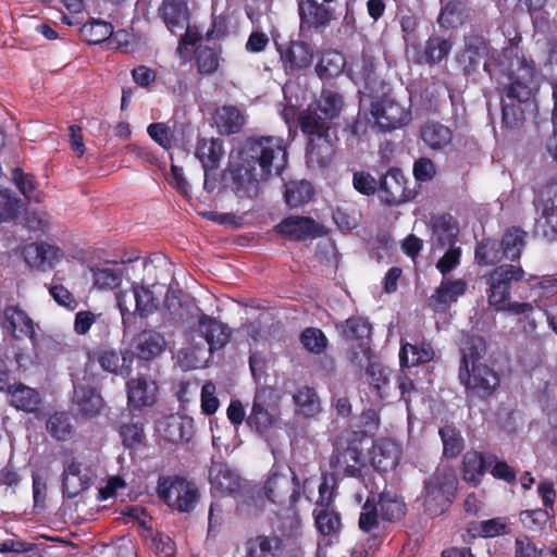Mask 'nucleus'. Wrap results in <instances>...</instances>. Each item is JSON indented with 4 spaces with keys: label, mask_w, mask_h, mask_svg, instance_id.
<instances>
[{
    "label": "nucleus",
    "mask_w": 557,
    "mask_h": 557,
    "mask_svg": "<svg viewBox=\"0 0 557 557\" xmlns=\"http://www.w3.org/2000/svg\"><path fill=\"white\" fill-rule=\"evenodd\" d=\"M512 50H504L503 55L498 59L485 61L483 64L484 72L491 79H498V74L508 77L509 84L503 88V94L507 99L517 100L519 103L529 101L534 91L537 89L539 72L536 64L532 58L516 54L517 67L513 63L506 65L503 59H509L508 54H512Z\"/></svg>",
    "instance_id": "nucleus-3"
},
{
    "label": "nucleus",
    "mask_w": 557,
    "mask_h": 557,
    "mask_svg": "<svg viewBox=\"0 0 557 557\" xmlns=\"http://www.w3.org/2000/svg\"><path fill=\"white\" fill-rule=\"evenodd\" d=\"M75 404L79 414L84 418H95L100 414L103 407V399L96 388L78 386L74 389Z\"/></svg>",
    "instance_id": "nucleus-39"
},
{
    "label": "nucleus",
    "mask_w": 557,
    "mask_h": 557,
    "mask_svg": "<svg viewBox=\"0 0 557 557\" xmlns=\"http://www.w3.org/2000/svg\"><path fill=\"white\" fill-rule=\"evenodd\" d=\"M467 532L473 539H494L509 534L511 529L505 517H496L487 520L470 522Z\"/></svg>",
    "instance_id": "nucleus-40"
},
{
    "label": "nucleus",
    "mask_w": 557,
    "mask_h": 557,
    "mask_svg": "<svg viewBox=\"0 0 557 557\" xmlns=\"http://www.w3.org/2000/svg\"><path fill=\"white\" fill-rule=\"evenodd\" d=\"M94 285L99 289H114L122 283L120 269L102 268L92 269Z\"/></svg>",
    "instance_id": "nucleus-59"
},
{
    "label": "nucleus",
    "mask_w": 557,
    "mask_h": 557,
    "mask_svg": "<svg viewBox=\"0 0 557 557\" xmlns=\"http://www.w3.org/2000/svg\"><path fill=\"white\" fill-rule=\"evenodd\" d=\"M458 486L459 480L455 470L449 466H438L423 480L422 491L416 503L420 504L425 516L440 517L454 504Z\"/></svg>",
    "instance_id": "nucleus-4"
},
{
    "label": "nucleus",
    "mask_w": 557,
    "mask_h": 557,
    "mask_svg": "<svg viewBox=\"0 0 557 557\" xmlns=\"http://www.w3.org/2000/svg\"><path fill=\"white\" fill-rule=\"evenodd\" d=\"M299 339L304 348L314 355L324 352L329 345L325 334L318 327H306Z\"/></svg>",
    "instance_id": "nucleus-57"
},
{
    "label": "nucleus",
    "mask_w": 557,
    "mask_h": 557,
    "mask_svg": "<svg viewBox=\"0 0 557 557\" xmlns=\"http://www.w3.org/2000/svg\"><path fill=\"white\" fill-rule=\"evenodd\" d=\"M487 352L486 341L483 336L476 334H467L463 336L460 346L459 369H467L471 366L483 363L481 360Z\"/></svg>",
    "instance_id": "nucleus-35"
},
{
    "label": "nucleus",
    "mask_w": 557,
    "mask_h": 557,
    "mask_svg": "<svg viewBox=\"0 0 557 557\" xmlns=\"http://www.w3.org/2000/svg\"><path fill=\"white\" fill-rule=\"evenodd\" d=\"M552 517H554V512L546 508L522 510L519 513L521 523L531 531L543 530Z\"/></svg>",
    "instance_id": "nucleus-58"
},
{
    "label": "nucleus",
    "mask_w": 557,
    "mask_h": 557,
    "mask_svg": "<svg viewBox=\"0 0 557 557\" xmlns=\"http://www.w3.org/2000/svg\"><path fill=\"white\" fill-rule=\"evenodd\" d=\"M298 14L302 30L323 29L334 20V11L317 0H300Z\"/></svg>",
    "instance_id": "nucleus-17"
},
{
    "label": "nucleus",
    "mask_w": 557,
    "mask_h": 557,
    "mask_svg": "<svg viewBox=\"0 0 557 557\" xmlns=\"http://www.w3.org/2000/svg\"><path fill=\"white\" fill-rule=\"evenodd\" d=\"M157 493L169 507L180 512H190L199 500L197 486L181 476L160 478Z\"/></svg>",
    "instance_id": "nucleus-6"
},
{
    "label": "nucleus",
    "mask_w": 557,
    "mask_h": 557,
    "mask_svg": "<svg viewBox=\"0 0 557 557\" xmlns=\"http://www.w3.org/2000/svg\"><path fill=\"white\" fill-rule=\"evenodd\" d=\"M9 403L16 410L26 413H35L41 404V397L37 389L23 383H14L8 387Z\"/></svg>",
    "instance_id": "nucleus-27"
},
{
    "label": "nucleus",
    "mask_w": 557,
    "mask_h": 557,
    "mask_svg": "<svg viewBox=\"0 0 557 557\" xmlns=\"http://www.w3.org/2000/svg\"><path fill=\"white\" fill-rule=\"evenodd\" d=\"M205 171V188L208 189L209 176L216 171L224 156L223 141L219 138H199L195 151Z\"/></svg>",
    "instance_id": "nucleus-20"
},
{
    "label": "nucleus",
    "mask_w": 557,
    "mask_h": 557,
    "mask_svg": "<svg viewBox=\"0 0 557 557\" xmlns=\"http://www.w3.org/2000/svg\"><path fill=\"white\" fill-rule=\"evenodd\" d=\"M94 360L107 372L128 376L132 372V362L134 360V352L124 351L117 352L111 348L99 349L94 352Z\"/></svg>",
    "instance_id": "nucleus-24"
},
{
    "label": "nucleus",
    "mask_w": 557,
    "mask_h": 557,
    "mask_svg": "<svg viewBox=\"0 0 557 557\" xmlns=\"http://www.w3.org/2000/svg\"><path fill=\"white\" fill-rule=\"evenodd\" d=\"M524 274V270L520 265L502 264L485 275L490 306L496 310L504 309L510 299L512 284L523 281Z\"/></svg>",
    "instance_id": "nucleus-7"
},
{
    "label": "nucleus",
    "mask_w": 557,
    "mask_h": 557,
    "mask_svg": "<svg viewBox=\"0 0 557 557\" xmlns=\"http://www.w3.org/2000/svg\"><path fill=\"white\" fill-rule=\"evenodd\" d=\"M288 165V149L277 136H250L230 163L233 188L239 198H256L260 184L281 176Z\"/></svg>",
    "instance_id": "nucleus-1"
},
{
    "label": "nucleus",
    "mask_w": 557,
    "mask_h": 557,
    "mask_svg": "<svg viewBox=\"0 0 557 557\" xmlns=\"http://www.w3.org/2000/svg\"><path fill=\"white\" fill-rule=\"evenodd\" d=\"M128 405L134 409L152 407L157 403L158 385L145 376L131 379L126 383Z\"/></svg>",
    "instance_id": "nucleus-21"
},
{
    "label": "nucleus",
    "mask_w": 557,
    "mask_h": 557,
    "mask_svg": "<svg viewBox=\"0 0 557 557\" xmlns=\"http://www.w3.org/2000/svg\"><path fill=\"white\" fill-rule=\"evenodd\" d=\"M534 206L536 209L545 208L557 211V177H552L546 182L536 195Z\"/></svg>",
    "instance_id": "nucleus-61"
},
{
    "label": "nucleus",
    "mask_w": 557,
    "mask_h": 557,
    "mask_svg": "<svg viewBox=\"0 0 557 557\" xmlns=\"http://www.w3.org/2000/svg\"><path fill=\"white\" fill-rule=\"evenodd\" d=\"M147 133L163 149L169 150L172 147L174 135L168 124L162 122L151 123L147 127Z\"/></svg>",
    "instance_id": "nucleus-64"
},
{
    "label": "nucleus",
    "mask_w": 557,
    "mask_h": 557,
    "mask_svg": "<svg viewBox=\"0 0 557 557\" xmlns=\"http://www.w3.org/2000/svg\"><path fill=\"white\" fill-rule=\"evenodd\" d=\"M541 215L535 220L534 234L548 243L557 242V211L540 208Z\"/></svg>",
    "instance_id": "nucleus-50"
},
{
    "label": "nucleus",
    "mask_w": 557,
    "mask_h": 557,
    "mask_svg": "<svg viewBox=\"0 0 557 557\" xmlns=\"http://www.w3.org/2000/svg\"><path fill=\"white\" fill-rule=\"evenodd\" d=\"M267 498L278 506L294 509L300 498V481L296 472L290 475L272 472L264 484Z\"/></svg>",
    "instance_id": "nucleus-10"
},
{
    "label": "nucleus",
    "mask_w": 557,
    "mask_h": 557,
    "mask_svg": "<svg viewBox=\"0 0 557 557\" xmlns=\"http://www.w3.org/2000/svg\"><path fill=\"white\" fill-rule=\"evenodd\" d=\"M401 456L400 446L392 438H381L373 444L371 462L379 472L394 470Z\"/></svg>",
    "instance_id": "nucleus-22"
},
{
    "label": "nucleus",
    "mask_w": 557,
    "mask_h": 557,
    "mask_svg": "<svg viewBox=\"0 0 557 557\" xmlns=\"http://www.w3.org/2000/svg\"><path fill=\"white\" fill-rule=\"evenodd\" d=\"M280 55L286 71L298 72L312 64L314 53L306 41L293 40L285 49H280Z\"/></svg>",
    "instance_id": "nucleus-23"
},
{
    "label": "nucleus",
    "mask_w": 557,
    "mask_h": 557,
    "mask_svg": "<svg viewBox=\"0 0 557 557\" xmlns=\"http://www.w3.org/2000/svg\"><path fill=\"white\" fill-rule=\"evenodd\" d=\"M380 180L376 181L369 172L357 171L352 175L354 188L363 196H374L379 193Z\"/></svg>",
    "instance_id": "nucleus-62"
},
{
    "label": "nucleus",
    "mask_w": 557,
    "mask_h": 557,
    "mask_svg": "<svg viewBox=\"0 0 557 557\" xmlns=\"http://www.w3.org/2000/svg\"><path fill=\"white\" fill-rule=\"evenodd\" d=\"M197 71L202 75L215 73L220 65V52L209 46H198L195 50Z\"/></svg>",
    "instance_id": "nucleus-51"
},
{
    "label": "nucleus",
    "mask_w": 557,
    "mask_h": 557,
    "mask_svg": "<svg viewBox=\"0 0 557 557\" xmlns=\"http://www.w3.org/2000/svg\"><path fill=\"white\" fill-rule=\"evenodd\" d=\"M275 230L282 236L297 242H304L321 235L320 224L309 216H287L276 225Z\"/></svg>",
    "instance_id": "nucleus-18"
},
{
    "label": "nucleus",
    "mask_w": 557,
    "mask_h": 557,
    "mask_svg": "<svg viewBox=\"0 0 557 557\" xmlns=\"http://www.w3.org/2000/svg\"><path fill=\"white\" fill-rule=\"evenodd\" d=\"M244 123V115L234 106H224L216 112L215 124L222 134H237L242 131Z\"/></svg>",
    "instance_id": "nucleus-45"
},
{
    "label": "nucleus",
    "mask_w": 557,
    "mask_h": 557,
    "mask_svg": "<svg viewBox=\"0 0 557 557\" xmlns=\"http://www.w3.org/2000/svg\"><path fill=\"white\" fill-rule=\"evenodd\" d=\"M293 399L299 412L306 417H313L320 410L319 397L312 387L302 386L298 388Z\"/></svg>",
    "instance_id": "nucleus-53"
},
{
    "label": "nucleus",
    "mask_w": 557,
    "mask_h": 557,
    "mask_svg": "<svg viewBox=\"0 0 557 557\" xmlns=\"http://www.w3.org/2000/svg\"><path fill=\"white\" fill-rule=\"evenodd\" d=\"M132 289L135 299V312L138 315L146 318L158 309V299L148 287L133 285Z\"/></svg>",
    "instance_id": "nucleus-54"
},
{
    "label": "nucleus",
    "mask_w": 557,
    "mask_h": 557,
    "mask_svg": "<svg viewBox=\"0 0 557 557\" xmlns=\"http://www.w3.org/2000/svg\"><path fill=\"white\" fill-rule=\"evenodd\" d=\"M398 22L403 32L404 41L407 46V53H409L410 44L417 42L418 18L410 9H406L399 12Z\"/></svg>",
    "instance_id": "nucleus-60"
},
{
    "label": "nucleus",
    "mask_w": 557,
    "mask_h": 557,
    "mask_svg": "<svg viewBox=\"0 0 557 557\" xmlns=\"http://www.w3.org/2000/svg\"><path fill=\"white\" fill-rule=\"evenodd\" d=\"M160 432L170 443L188 442L193 436V421L180 416H169L160 424Z\"/></svg>",
    "instance_id": "nucleus-37"
},
{
    "label": "nucleus",
    "mask_w": 557,
    "mask_h": 557,
    "mask_svg": "<svg viewBox=\"0 0 557 557\" xmlns=\"http://www.w3.org/2000/svg\"><path fill=\"white\" fill-rule=\"evenodd\" d=\"M468 284L463 278H443L440 286L428 299V306L435 312H445L451 304L466 294Z\"/></svg>",
    "instance_id": "nucleus-19"
},
{
    "label": "nucleus",
    "mask_w": 557,
    "mask_h": 557,
    "mask_svg": "<svg viewBox=\"0 0 557 557\" xmlns=\"http://www.w3.org/2000/svg\"><path fill=\"white\" fill-rule=\"evenodd\" d=\"M314 520L318 531L323 535H335L342 527L339 513L331 508L315 510Z\"/></svg>",
    "instance_id": "nucleus-56"
},
{
    "label": "nucleus",
    "mask_w": 557,
    "mask_h": 557,
    "mask_svg": "<svg viewBox=\"0 0 557 557\" xmlns=\"http://www.w3.org/2000/svg\"><path fill=\"white\" fill-rule=\"evenodd\" d=\"M470 18V8L461 0L446 1L437 16L441 28L453 30L465 25Z\"/></svg>",
    "instance_id": "nucleus-29"
},
{
    "label": "nucleus",
    "mask_w": 557,
    "mask_h": 557,
    "mask_svg": "<svg viewBox=\"0 0 557 557\" xmlns=\"http://www.w3.org/2000/svg\"><path fill=\"white\" fill-rule=\"evenodd\" d=\"M197 332L206 339L211 350L223 348L230 339L227 327L207 314L199 317Z\"/></svg>",
    "instance_id": "nucleus-33"
},
{
    "label": "nucleus",
    "mask_w": 557,
    "mask_h": 557,
    "mask_svg": "<svg viewBox=\"0 0 557 557\" xmlns=\"http://www.w3.org/2000/svg\"><path fill=\"white\" fill-rule=\"evenodd\" d=\"M61 250L47 243H33L23 249L25 262L34 268L46 270L52 268L59 260Z\"/></svg>",
    "instance_id": "nucleus-26"
},
{
    "label": "nucleus",
    "mask_w": 557,
    "mask_h": 557,
    "mask_svg": "<svg viewBox=\"0 0 557 557\" xmlns=\"http://www.w3.org/2000/svg\"><path fill=\"white\" fill-rule=\"evenodd\" d=\"M359 529L364 533H371L379 528L377 507L370 498L366 500L358 520Z\"/></svg>",
    "instance_id": "nucleus-63"
},
{
    "label": "nucleus",
    "mask_w": 557,
    "mask_h": 557,
    "mask_svg": "<svg viewBox=\"0 0 557 557\" xmlns=\"http://www.w3.org/2000/svg\"><path fill=\"white\" fill-rule=\"evenodd\" d=\"M46 430L57 442L70 441L75 432L71 417L65 411H57L50 414L46 422Z\"/></svg>",
    "instance_id": "nucleus-44"
},
{
    "label": "nucleus",
    "mask_w": 557,
    "mask_h": 557,
    "mask_svg": "<svg viewBox=\"0 0 557 557\" xmlns=\"http://www.w3.org/2000/svg\"><path fill=\"white\" fill-rule=\"evenodd\" d=\"M423 143L432 150H443L451 144L453 131L436 121H428L420 128Z\"/></svg>",
    "instance_id": "nucleus-38"
},
{
    "label": "nucleus",
    "mask_w": 557,
    "mask_h": 557,
    "mask_svg": "<svg viewBox=\"0 0 557 557\" xmlns=\"http://www.w3.org/2000/svg\"><path fill=\"white\" fill-rule=\"evenodd\" d=\"M209 481L211 487L221 494H233L240 488V478L224 462H212Z\"/></svg>",
    "instance_id": "nucleus-30"
},
{
    "label": "nucleus",
    "mask_w": 557,
    "mask_h": 557,
    "mask_svg": "<svg viewBox=\"0 0 557 557\" xmlns=\"http://www.w3.org/2000/svg\"><path fill=\"white\" fill-rule=\"evenodd\" d=\"M458 379L469 397L485 400L500 386L499 373L492 367L480 363L458 370Z\"/></svg>",
    "instance_id": "nucleus-8"
},
{
    "label": "nucleus",
    "mask_w": 557,
    "mask_h": 557,
    "mask_svg": "<svg viewBox=\"0 0 557 557\" xmlns=\"http://www.w3.org/2000/svg\"><path fill=\"white\" fill-rule=\"evenodd\" d=\"M491 466L488 455L475 450L467 451L462 457L461 475L462 479L472 486L481 484L486 469Z\"/></svg>",
    "instance_id": "nucleus-32"
},
{
    "label": "nucleus",
    "mask_w": 557,
    "mask_h": 557,
    "mask_svg": "<svg viewBox=\"0 0 557 557\" xmlns=\"http://www.w3.org/2000/svg\"><path fill=\"white\" fill-rule=\"evenodd\" d=\"M362 434L345 430L335 441L331 467L345 476L359 478L364 467L361 449Z\"/></svg>",
    "instance_id": "nucleus-5"
},
{
    "label": "nucleus",
    "mask_w": 557,
    "mask_h": 557,
    "mask_svg": "<svg viewBox=\"0 0 557 557\" xmlns=\"http://www.w3.org/2000/svg\"><path fill=\"white\" fill-rule=\"evenodd\" d=\"M119 435L124 447L128 449H139L146 443L144 423L139 420L122 423L119 428Z\"/></svg>",
    "instance_id": "nucleus-49"
},
{
    "label": "nucleus",
    "mask_w": 557,
    "mask_h": 557,
    "mask_svg": "<svg viewBox=\"0 0 557 557\" xmlns=\"http://www.w3.org/2000/svg\"><path fill=\"white\" fill-rule=\"evenodd\" d=\"M163 21L172 34L183 30L189 23V10L185 0H164L160 9Z\"/></svg>",
    "instance_id": "nucleus-34"
},
{
    "label": "nucleus",
    "mask_w": 557,
    "mask_h": 557,
    "mask_svg": "<svg viewBox=\"0 0 557 557\" xmlns=\"http://www.w3.org/2000/svg\"><path fill=\"white\" fill-rule=\"evenodd\" d=\"M0 325L5 334L15 341L24 337L34 339L36 336L34 321L17 305L4 307L0 313Z\"/></svg>",
    "instance_id": "nucleus-15"
},
{
    "label": "nucleus",
    "mask_w": 557,
    "mask_h": 557,
    "mask_svg": "<svg viewBox=\"0 0 557 557\" xmlns=\"http://www.w3.org/2000/svg\"><path fill=\"white\" fill-rule=\"evenodd\" d=\"M344 98L337 91L323 89L314 108L300 112L298 124L307 137L306 158L310 164L327 166L335 152L331 135L332 121L339 116Z\"/></svg>",
    "instance_id": "nucleus-2"
},
{
    "label": "nucleus",
    "mask_w": 557,
    "mask_h": 557,
    "mask_svg": "<svg viewBox=\"0 0 557 557\" xmlns=\"http://www.w3.org/2000/svg\"><path fill=\"white\" fill-rule=\"evenodd\" d=\"M380 199L387 206H399L416 197V191L407 186V178L398 168H391L380 178Z\"/></svg>",
    "instance_id": "nucleus-12"
},
{
    "label": "nucleus",
    "mask_w": 557,
    "mask_h": 557,
    "mask_svg": "<svg viewBox=\"0 0 557 557\" xmlns=\"http://www.w3.org/2000/svg\"><path fill=\"white\" fill-rule=\"evenodd\" d=\"M372 114L383 131L400 128L411 121L410 109L387 96L373 104Z\"/></svg>",
    "instance_id": "nucleus-14"
},
{
    "label": "nucleus",
    "mask_w": 557,
    "mask_h": 557,
    "mask_svg": "<svg viewBox=\"0 0 557 557\" xmlns=\"http://www.w3.org/2000/svg\"><path fill=\"white\" fill-rule=\"evenodd\" d=\"M336 329L341 332V335L349 341H364L369 339L371 335V324L368 320L361 317H351L346 321L336 324Z\"/></svg>",
    "instance_id": "nucleus-47"
},
{
    "label": "nucleus",
    "mask_w": 557,
    "mask_h": 557,
    "mask_svg": "<svg viewBox=\"0 0 557 557\" xmlns=\"http://www.w3.org/2000/svg\"><path fill=\"white\" fill-rule=\"evenodd\" d=\"M381 518L388 522L400 520L407 511V507L401 497L389 493H382L377 502Z\"/></svg>",
    "instance_id": "nucleus-48"
},
{
    "label": "nucleus",
    "mask_w": 557,
    "mask_h": 557,
    "mask_svg": "<svg viewBox=\"0 0 557 557\" xmlns=\"http://www.w3.org/2000/svg\"><path fill=\"white\" fill-rule=\"evenodd\" d=\"M314 194L311 183L290 181L285 184L284 199L289 208H298L309 202Z\"/></svg>",
    "instance_id": "nucleus-46"
},
{
    "label": "nucleus",
    "mask_w": 557,
    "mask_h": 557,
    "mask_svg": "<svg viewBox=\"0 0 557 557\" xmlns=\"http://www.w3.org/2000/svg\"><path fill=\"white\" fill-rule=\"evenodd\" d=\"M432 225V242L434 248H445L446 246H455L459 227L454 218L449 214H441L434 216L431 222Z\"/></svg>",
    "instance_id": "nucleus-28"
},
{
    "label": "nucleus",
    "mask_w": 557,
    "mask_h": 557,
    "mask_svg": "<svg viewBox=\"0 0 557 557\" xmlns=\"http://www.w3.org/2000/svg\"><path fill=\"white\" fill-rule=\"evenodd\" d=\"M164 336L154 330H144L135 338L136 356L141 360H152L165 349Z\"/></svg>",
    "instance_id": "nucleus-31"
},
{
    "label": "nucleus",
    "mask_w": 557,
    "mask_h": 557,
    "mask_svg": "<svg viewBox=\"0 0 557 557\" xmlns=\"http://www.w3.org/2000/svg\"><path fill=\"white\" fill-rule=\"evenodd\" d=\"M278 397L271 387H260L256 391L252 406L246 421L257 433L264 434L276 422L280 411Z\"/></svg>",
    "instance_id": "nucleus-9"
},
{
    "label": "nucleus",
    "mask_w": 557,
    "mask_h": 557,
    "mask_svg": "<svg viewBox=\"0 0 557 557\" xmlns=\"http://www.w3.org/2000/svg\"><path fill=\"white\" fill-rule=\"evenodd\" d=\"M440 436L443 443V455L447 459L456 458L465 447V441L460 432L451 425L440 429Z\"/></svg>",
    "instance_id": "nucleus-52"
},
{
    "label": "nucleus",
    "mask_w": 557,
    "mask_h": 557,
    "mask_svg": "<svg viewBox=\"0 0 557 557\" xmlns=\"http://www.w3.org/2000/svg\"><path fill=\"white\" fill-rule=\"evenodd\" d=\"M527 232L520 226H510L505 230L500 244L506 260L515 262L521 258L522 250L527 244Z\"/></svg>",
    "instance_id": "nucleus-41"
},
{
    "label": "nucleus",
    "mask_w": 557,
    "mask_h": 557,
    "mask_svg": "<svg viewBox=\"0 0 557 557\" xmlns=\"http://www.w3.org/2000/svg\"><path fill=\"white\" fill-rule=\"evenodd\" d=\"M346 64L343 53L329 49L322 52L317 65L315 73L321 79H330L338 76Z\"/></svg>",
    "instance_id": "nucleus-43"
},
{
    "label": "nucleus",
    "mask_w": 557,
    "mask_h": 557,
    "mask_svg": "<svg viewBox=\"0 0 557 557\" xmlns=\"http://www.w3.org/2000/svg\"><path fill=\"white\" fill-rule=\"evenodd\" d=\"M453 49V41L441 35L430 36L423 46L419 42L410 44L411 60L418 65L433 66L446 60Z\"/></svg>",
    "instance_id": "nucleus-13"
},
{
    "label": "nucleus",
    "mask_w": 557,
    "mask_h": 557,
    "mask_svg": "<svg viewBox=\"0 0 557 557\" xmlns=\"http://www.w3.org/2000/svg\"><path fill=\"white\" fill-rule=\"evenodd\" d=\"M488 52V40L481 34L470 33L465 36L463 49L456 57V61L466 75H471L478 71L482 59Z\"/></svg>",
    "instance_id": "nucleus-16"
},
{
    "label": "nucleus",
    "mask_w": 557,
    "mask_h": 557,
    "mask_svg": "<svg viewBox=\"0 0 557 557\" xmlns=\"http://www.w3.org/2000/svg\"><path fill=\"white\" fill-rule=\"evenodd\" d=\"M285 545L277 535L259 534L244 543L245 557H281Z\"/></svg>",
    "instance_id": "nucleus-25"
},
{
    "label": "nucleus",
    "mask_w": 557,
    "mask_h": 557,
    "mask_svg": "<svg viewBox=\"0 0 557 557\" xmlns=\"http://www.w3.org/2000/svg\"><path fill=\"white\" fill-rule=\"evenodd\" d=\"M63 471L61 487L64 497L74 498L94 484L92 475L74 456L72 449H65L62 457Z\"/></svg>",
    "instance_id": "nucleus-11"
},
{
    "label": "nucleus",
    "mask_w": 557,
    "mask_h": 557,
    "mask_svg": "<svg viewBox=\"0 0 557 557\" xmlns=\"http://www.w3.org/2000/svg\"><path fill=\"white\" fill-rule=\"evenodd\" d=\"M434 350L431 343L421 341L420 343H401L399 351V363L401 368H410L424 364L432 361Z\"/></svg>",
    "instance_id": "nucleus-36"
},
{
    "label": "nucleus",
    "mask_w": 557,
    "mask_h": 557,
    "mask_svg": "<svg viewBox=\"0 0 557 557\" xmlns=\"http://www.w3.org/2000/svg\"><path fill=\"white\" fill-rule=\"evenodd\" d=\"M506 259L503 255L500 240L492 237L478 242L474 250V260L479 265H496Z\"/></svg>",
    "instance_id": "nucleus-42"
},
{
    "label": "nucleus",
    "mask_w": 557,
    "mask_h": 557,
    "mask_svg": "<svg viewBox=\"0 0 557 557\" xmlns=\"http://www.w3.org/2000/svg\"><path fill=\"white\" fill-rule=\"evenodd\" d=\"M82 34L89 45H98L111 37L113 26L111 23L102 20H91L83 25Z\"/></svg>",
    "instance_id": "nucleus-55"
}]
</instances>
